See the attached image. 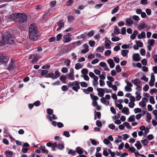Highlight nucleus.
<instances>
[{"instance_id": "aec40b11", "label": "nucleus", "mask_w": 157, "mask_h": 157, "mask_svg": "<svg viewBox=\"0 0 157 157\" xmlns=\"http://www.w3.org/2000/svg\"><path fill=\"white\" fill-rule=\"evenodd\" d=\"M129 52L128 50H122L121 52V55L123 57H126L127 56L128 53Z\"/></svg>"}, {"instance_id": "6e6d98bb", "label": "nucleus", "mask_w": 157, "mask_h": 157, "mask_svg": "<svg viewBox=\"0 0 157 157\" xmlns=\"http://www.w3.org/2000/svg\"><path fill=\"white\" fill-rule=\"evenodd\" d=\"M69 154H71L72 155H75V151L72 149H70L68 153Z\"/></svg>"}, {"instance_id": "f03ea898", "label": "nucleus", "mask_w": 157, "mask_h": 157, "mask_svg": "<svg viewBox=\"0 0 157 157\" xmlns=\"http://www.w3.org/2000/svg\"><path fill=\"white\" fill-rule=\"evenodd\" d=\"M29 31V38L33 41L36 40L37 38V36L36 35L37 30L35 24H32L30 25Z\"/></svg>"}, {"instance_id": "052dcab7", "label": "nucleus", "mask_w": 157, "mask_h": 157, "mask_svg": "<svg viewBox=\"0 0 157 157\" xmlns=\"http://www.w3.org/2000/svg\"><path fill=\"white\" fill-rule=\"evenodd\" d=\"M96 124L97 126L98 127H101L102 125V124L101 122L99 120H97L96 121Z\"/></svg>"}, {"instance_id": "7ed1b4c3", "label": "nucleus", "mask_w": 157, "mask_h": 157, "mask_svg": "<svg viewBox=\"0 0 157 157\" xmlns=\"http://www.w3.org/2000/svg\"><path fill=\"white\" fill-rule=\"evenodd\" d=\"M12 17H15L17 19L20 23H23L26 21L27 19V15L24 13H17L14 14L10 15L9 16V18L11 19Z\"/></svg>"}, {"instance_id": "39448f33", "label": "nucleus", "mask_w": 157, "mask_h": 157, "mask_svg": "<svg viewBox=\"0 0 157 157\" xmlns=\"http://www.w3.org/2000/svg\"><path fill=\"white\" fill-rule=\"evenodd\" d=\"M9 60V58L3 54H0V64H6Z\"/></svg>"}, {"instance_id": "a19ab883", "label": "nucleus", "mask_w": 157, "mask_h": 157, "mask_svg": "<svg viewBox=\"0 0 157 157\" xmlns=\"http://www.w3.org/2000/svg\"><path fill=\"white\" fill-rule=\"evenodd\" d=\"M149 101L152 104H154L155 103V101L154 98L153 96H151L149 98Z\"/></svg>"}, {"instance_id": "ddd939ff", "label": "nucleus", "mask_w": 157, "mask_h": 157, "mask_svg": "<svg viewBox=\"0 0 157 157\" xmlns=\"http://www.w3.org/2000/svg\"><path fill=\"white\" fill-rule=\"evenodd\" d=\"M97 90L98 92H99V90H101V91L102 92H104L105 91L107 93H112V90L110 89L108 90L107 88H106L105 89H103L102 88H97Z\"/></svg>"}, {"instance_id": "20e7f679", "label": "nucleus", "mask_w": 157, "mask_h": 157, "mask_svg": "<svg viewBox=\"0 0 157 157\" xmlns=\"http://www.w3.org/2000/svg\"><path fill=\"white\" fill-rule=\"evenodd\" d=\"M67 86L68 87L71 88L72 90L77 92L80 88V82L77 81H75L72 82H69L67 84Z\"/></svg>"}, {"instance_id": "13d9d810", "label": "nucleus", "mask_w": 157, "mask_h": 157, "mask_svg": "<svg viewBox=\"0 0 157 157\" xmlns=\"http://www.w3.org/2000/svg\"><path fill=\"white\" fill-rule=\"evenodd\" d=\"M140 53L142 56H144L145 53V50L143 48H141L140 50Z\"/></svg>"}, {"instance_id": "09e8293b", "label": "nucleus", "mask_w": 157, "mask_h": 157, "mask_svg": "<svg viewBox=\"0 0 157 157\" xmlns=\"http://www.w3.org/2000/svg\"><path fill=\"white\" fill-rule=\"evenodd\" d=\"M108 152L109 154L111 155L112 157L115 156V153L113 152H112L110 149H109L108 150Z\"/></svg>"}, {"instance_id": "2eb2a0df", "label": "nucleus", "mask_w": 157, "mask_h": 157, "mask_svg": "<svg viewBox=\"0 0 157 157\" xmlns=\"http://www.w3.org/2000/svg\"><path fill=\"white\" fill-rule=\"evenodd\" d=\"M122 113H125L127 115H128L130 112L129 109L127 107H124L121 110Z\"/></svg>"}, {"instance_id": "58836bf2", "label": "nucleus", "mask_w": 157, "mask_h": 157, "mask_svg": "<svg viewBox=\"0 0 157 157\" xmlns=\"http://www.w3.org/2000/svg\"><path fill=\"white\" fill-rule=\"evenodd\" d=\"M135 42L136 45H137L138 47H143V44L142 42L136 40L135 41Z\"/></svg>"}, {"instance_id": "b1692460", "label": "nucleus", "mask_w": 157, "mask_h": 157, "mask_svg": "<svg viewBox=\"0 0 157 157\" xmlns=\"http://www.w3.org/2000/svg\"><path fill=\"white\" fill-rule=\"evenodd\" d=\"M77 152L80 154H82L83 153L82 149L79 147H77L76 149Z\"/></svg>"}, {"instance_id": "5701e85b", "label": "nucleus", "mask_w": 157, "mask_h": 157, "mask_svg": "<svg viewBox=\"0 0 157 157\" xmlns=\"http://www.w3.org/2000/svg\"><path fill=\"white\" fill-rule=\"evenodd\" d=\"M40 149L42 151V153L46 154L48 153V151L45 148L44 146H41L40 147Z\"/></svg>"}, {"instance_id": "e433bc0d", "label": "nucleus", "mask_w": 157, "mask_h": 157, "mask_svg": "<svg viewBox=\"0 0 157 157\" xmlns=\"http://www.w3.org/2000/svg\"><path fill=\"white\" fill-rule=\"evenodd\" d=\"M13 61H11L10 63L9 64V65L8 66V69L11 70L13 69Z\"/></svg>"}, {"instance_id": "4468645a", "label": "nucleus", "mask_w": 157, "mask_h": 157, "mask_svg": "<svg viewBox=\"0 0 157 157\" xmlns=\"http://www.w3.org/2000/svg\"><path fill=\"white\" fill-rule=\"evenodd\" d=\"M107 63L109 64L110 67L113 68L115 66V64L112 59H109L107 60Z\"/></svg>"}, {"instance_id": "2f4dec72", "label": "nucleus", "mask_w": 157, "mask_h": 157, "mask_svg": "<svg viewBox=\"0 0 157 157\" xmlns=\"http://www.w3.org/2000/svg\"><path fill=\"white\" fill-rule=\"evenodd\" d=\"M60 79L64 83H66V76L65 75H61L60 77Z\"/></svg>"}, {"instance_id": "dca6fc26", "label": "nucleus", "mask_w": 157, "mask_h": 157, "mask_svg": "<svg viewBox=\"0 0 157 157\" xmlns=\"http://www.w3.org/2000/svg\"><path fill=\"white\" fill-rule=\"evenodd\" d=\"M147 25L144 22L141 23L138 26V29L139 30H141L147 27Z\"/></svg>"}, {"instance_id": "79ce46f5", "label": "nucleus", "mask_w": 157, "mask_h": 157, "mask_svg": "<svg viewBox=\"0 0 157 157\" xmlns=\"http://www.w3.org/2000/svg\"><path fill=\"white\" fill-rule=\"evenodd\" d=\"M114 32L116 34H118L120 33V29L117 28V26L115 27Z\"/></svg>"}, {"instance_id": "a878e982", "label": "nucleus", "mask_w": 157, "mask_h": 157, "mask_svg": "<svg viewBox=\"0 0 157 157\" xmlns=\"http://www.w3.org/2000/svg\"><path fill=\"white\" fill-rule=\"evenodd\" d=\"M119 7L118 6L114 8L112 11V14H114L115 13H116L119 10Z\"/></svg>"}, {"instance_id": "0eeeda50", "label": "nucleus", "mask_w": 157, "mask_h": 157, "mask_svg": "<svg viewBox=\"0 0 157 157\" xmlns=\"http://www.w3.org/2000/svg\"><path fill=\"white\" fill-rule=\"evenodd\" d=\"M71 36V33H68L63 36V42L64 43L69 42L71 40V38L70 37Z\"/></svg>"}, {"instance_id": "4be33fe9", "label": "nucleus", "mask_w": 157, "mask_h": 157, "mask_svg": "<svg viewBox=\"0 0 157 157\" xmlns=\"http://www.w3.org/2000/svg\"><path fill=\"white\" fill-rule=\"evenodd\" d=\"M135 146L136 147L138 150L141 148L142 146L140 141H137L136 143L135 144Z\"/></svg>"}, {"instance_id": "69168bd1", "label": "nucleus", "mask_w": 157, "mask_h": 157, "mask_svg": "<svg viewBox=\"0 0 157 157\" xmlns=\"http://www.w3.org/2000/svg\"><path fill=\"white\" fill-rule=\"evenodd\" d=\"M64 147V145L62 144H59L58 145V148L59 150H62Z\"/></svg>"}, {"instance_id": "6ab92c4d", "label": "nucleus", "mask_w": 157, "mask_h": 157, "mask_svg": "<svg viewBox=\"0 0 157 157\" xmlns=\"http://www.w3.org/2000/svg\"><path fill=\"white\" fill-rule=\"evenodd\" d=\"M5 153L7 156V157H12V156L13 155V153L12 151L7 150L5 152Z\"/></svg>"}, {"instance_id": "c756f323", "label": "nucleus", "mask_w": 157, "mask_h": 157, "mask_svg": "<svg viewBox=\"0 0 157 157\" xmlns=\"http://www.w3.org/2000/svg\"><path fill=\"white\" fill-rule=\"evenodd\" d=\"M70 63L71 60L68 59H66L64 61V63L67 67H69L70 66Z\"/></svg>"}, {"instance_id": "a211bd4d", "label": "nucleus", "mask_w": 157, "mask_h": 157, "mask_svg": "<svg viewBox=\"0 0 157 157\" xmlns=\"http://www.w3.org/2000/svg\"><path fill=\"white\" fill-rule=\"evenodd\" d=\"M126 22L128 26H130L133 23V21L132 20L129 18L126 19Z\"/></svg>"}, {"instance_id": "1a4fd4ad", "label": "nucleus", "mask_w": 157, "mask_h": 157, "mask_svg": "<svg viewBox=\"0 0 157 157\" xmlns=\"http://www.w3.org/2000/svg\"><path fill=\"white\" fill-rule=\"evenodd\" d=\"M82 90L86 94H88L93 91V89L92 87H89L87 89H82Z\"/></svg>"}, {"instance_id": "bb28decb", "label": "nucleus", "mask_w": 157, "mask_h": 157, "mask_svg": "<svg viewBox=\"0 0 157 157\" xmlns=\"http://www.w3.org/2000/svg\"><path fill=\"white\" fill-rule=\"evenodd\" d=\"M104 49L103 46L99 47L96 49V51L97 52H102Z\"/></svg>"}, {"instance_id": "f257e3e1", "label": "nucleus", "mask_w": 157, "mask_h": 157, "mask_svg": "<svg viewBox=\"0 0 157 157\" xmlns=\"http://www.w3.org/2000/svg\"><path fill=\"white\" fill-rule=\"evenodd\" d=\"M14 43V38L10 32H6L2 34V40H0V46L5 44H12Z\"/></svg>"}, {"instance_id": "473e14b6", "label": "nucleus", "mask_w": 157, "mask_h": 157, "mask_svg": "<svg viewBox=\"0 0 157 157\" xmlns=\"http://www.w3.org/2000/svg\"><path fill=\"white\" fill-rule=\"evenodd\" d=\"M88 72V70L86 69L83 68L82 70L81 73L84 75H87Z\"/></svg>"}, {"instance_id": "c03bdc74", "label": "nucleus", "mask_w": 157, "mask_h": 157, "mask_svg": "<svg viewBox=\"0 0 157 157\" xmlns=\"http://www.w3.org/2000/svg\"><path fill=\"white\" fill-rule=\"evenodd\" d=\"M118 138L119 139L116 140H115V142L116 143H118L119 142H121L122 141V140L121 139L122 138L121 136H118Z\"/></svg>"}, {"instance_id": "c9c22d12", "label": "nucleus", "mask_w": 157, "mask_h": 157, "mask_svg": "<svg viewBox=\"0 0 157 157\" xmlns=\"http://www.w3.org/2000/svg\"><path fill=\"white\" fill-rule=\"evenodd\" d=\"M67 18L68 22H70L75 19V17L73 16H69L67 17Z\"/></svg>"}, {"instance_id": "cd10ccee", "label": "nucleus", "mask_w": 157, "mask_h": 157, "mask_svg": "<svg viewBox=\"0 0 157 157\" xmlns=\"http://www.w3.org/2000/svg\"><path fill=\"white\" fill-rule=\"evenodd\" d=\"M128 121L129 122H132L135 121V116L134 115L131 116L128 118Z\"/></svg>"}, {"instance_id": "6e6552de", "label": "nucleus", "mask_w": 157, "mask_h": 157, "mask_svg": "<svg viewBox=\"0 0 157 157\" xmlns=\"http://www.w3.org/2000/svg\"><path fill=\"white\" fill-rule=\"evenodd\" d=\"M105 47L106 49H110L111 48L110 46L111 42L108 39L107 37L105 38Z\"/></svg>"}, {"instance_id": "e2e57ef3", "label": "nucleus", "mask_w": 157, "mask_h": 157, "mask_svg": "<svg viewBox=\"0 0 157 157\" xmlns=\"http://www.w3.org/2000/svg\"><path fill=\"white\" fill-rule=\"evenodd\" d=\"M125 90L127 92H131L132 90V88L128 86H126L125 87Z\"/></svg>"}, {"instance_id": "9d476101", "label": "nucleus", "mask_w": 157, "mask_h": 157, "mask_svg": "<svg viewBox=\"0 0 157 157\" xmlns=\"http://www.w3.org/2000/svg\"><path fill=\"white\" fill-rule=\"evenodd\" d=\"M132 82L136 86H138L139 85H141V82L140 80L138 78H136L135 79L132 80Z\"/></svg>"}, {"instance_id": "49530a36", "label": "nucleus", "mask_w": 157, "mask_h": 157, "mask_svg": "<svg viewBox=\"0 0 157 157\" xmlns=\"http://www.w3.org/2000/svg\"><path fill=\"white\" fill-rule=\"evenodd\" d=\"M82 43V41L78 40L74 42V44L75 46H78L81 45Z\"/></svg>"}, {"instance_id": "774afa93", "label": "nucleus", "mask_w": 157, "mask_h": 157, "mask_svg": "<svg viewBox=\"0 0 157 157\" xmlns=\"http://www.w3.org/2000/svg\"><path fill=\"white\" fill-rule=\"evenodd\" d=\"M48 72V71L47 70H43L41 72V75L42 76H44L47 74Z\"/></svg>"}, {"instance_id": "4d7b16f0", "label": "nucleus", "mask_w": 157, "mask_h": 157, "mask_svg": "<svg viewBox=\"0 0 157 157\" xmlns=\"http://www.w3.org/2000/svg\"><path fill=\"white\" fill-rule=\"evenodd\" d=\"M94 34V32L93 30H91L88 33L87 35L90 37H92L93 36Z\"/></svg>"}, {"instance_id": "864d4df0", "label": "nucleus", "mask_w": 157, "mask_h": 157, "mask_svg": "<svg viewBox=\"0 0 157 157\" xmlns=\"http://www.w3.org/2000/svg\"><path fill=\"white\" fill-rule=\"evenodd\" d=\"M141 79L145 82H147L148 81V78H147L145 75H143L141 78Z\"/></svg>"}, {"instance_id": "680f3d73", "label": "nucleus", "mask_w": 157, "mask_h": 157, "mask_svg": "<svg viewBox=\"0 0 157 157\" xmlns=\"http://www.w3.org/2000/svg\"><path fill=\"white\" fill-rule=\"evenodd\" d=\"M139 105H140L141 106L143 107H144L146 105V103L142 101L139 103Z\"/></svg>"}, {"instance_id": "412c9836", "label": "nucleus", "mask_w": 157, "mask_h": 157, "mask_svg": "<svg viewBox=\"0 0 157 157\" xmlns=\"http://www.w3.org/2000/svg\"><path fill=\"white\" fill-rule=\"evenodd\" d=\"M90 96L93 101H97L98 99V97L94 94H91Z\"/></svg>"}, {"instance_id": "37998d69", "label": "nucleus", "mask_w": 157, "mask_h": 157, "mask_svg": "<svg viewBox=\"0 0 157 157\" xmlns=\"http://www.w3.org/2000/svg\"><path fill=\"white\" fill-rule=\"evenodd\" d=\"M130 45V44H124L122 45L121 48L123 49L128 48H129Z\"/></svg>"}, {"instance_id": "bf43d9fd", "label": "nucleus", "mask_w": 157, "mask_h": 157, "mask_svg": "<svg viewBox=\"0 0 157 157\" xmlns=\"http://www.w3.org/2000/svg\"><path fill=\"white\" fill-rule=\"evenodd\" d=\"M132 18L134 20L136 21H138L140 20V19L138 16L135 15H133L132 16Z\"/></svg>"}, {"instance_id": "3c124183", "label": "nucleus", "mask_w": 157, "mask_h": 157, "mask_svg": "<svg viewBox=\"0 0 157 157\" xmlns=\"http://www.w3.org/2000/svg\"><path fill=\"white\" fill-rule=\"evenodd\" d=\"M62 38V35L61 34H59L57 35L56 37V40L57 41H59Z\"/></svg>"}, {"instance_id": "7c9ffc66", "label": "nucleus", "mask_w": 157, "mask_h": 157, "mask_svg": "<svg viewBox=\"0 0 157 157\" xmlns=\"http://www.w3.org/2000/svg\"><path fill=\"white\" fill-rule=\"evenodd\" d=\"M82 65L80 63H78L75 65V68L76 70H78L82 67Z\"/></svg>"}, {"instance_id": "c85d7f7f", "label": "nucleus", "mask_w": 157, "mask_h": 157, "mask_svg": "<svg viewBox=\"0 0 157 157\" xmlns=\"http://www.w3.org/2000/svg\"><path fill=\"white\" fill-rule=\"evenodd\" d=\"M147 43L150 46H152L155 43V40L153 39H149Z\"/></svg>"}, {"instance_id": "de8ad7c7", "label": "nucleus", "mask_w": 157, "mask_h": 157, "mask_svg": "<svg viewBox=\"0 0 157 157\" xmlns=\"http://www.w3.org/2000/svg\"><path fill=\"white\" fill-rule=\"evenodd\" d=\"M73 3V0H69L67 2L66 4L67 6H71V4Z\"/></svg>"}, {"instance_id": "f704fd0d", "label": "nucleus", "mask_w": 157, "mask_h": 157, "mask_svg": "<svg viewBox=\"0 0 157 157\" xmlns=\"http://www.w3.org/2000/svg\"><path fill=\"white\" fill-rule=\"evenodd\" d=\"M81 86L82 87H86L88 86L87 84L85 82H80Z\"/></svg>"}, {"instance_id": "5fc2aeb1", "label": "nucleus", "mask_w": 157, "mask_h": 157, "mask_svg": "<svg viewBox=\"0 0 157 157\" xmlns=\"http://www.w3.org/2000/svg\"><path fill=\"white\" fill-rule=\"evenodd\" d=\"M63 135L67 137H69L70 136L69 132L67 131H64Z\"/></svg>"}, {"instance_id": "f8f14e48", "label": "nucleus", "mask_w": 157, "mask_h": 157, "mask_svg": "<svg viewBox=\"0 0 157 157\" xmlns=\"http://www.w3.org/2000/svg\"><path fill=\"white\" fill-rule=\"evenodd\" d=\"M57 25L59 27L57 29V31H58L62 27H63L64 26V23L63 22V20H60L58 22Z\"/></svg>"}, {"instance_id": "0e129e2a", "label": "nucleus", "mask_w": 157, "mask_h": 157, "mask_svg": "<svg viewBox=\"0 0 157 157\" xmlns=\"http://www.w3.org/2000/svg\"><path fill=\"white\" fill-rule=\"evenodd\" d=\"M141 111V109L139 108H136L134 109V112L135 113L140 112Z\"/></svg>"}, {"instance_id": "8fccbe9b", "label": "nucleus", "mask_w": 157, "mask_h": 157, "mask_svg": "<svg viewBox=\"0 0 157 157\" xmlns=\"http://www.w3.org/2000/svg\"><path fill=\"white\" fill-rule=\"evenodd\" d=\"M111 51L110 50H107L105 52V56H108L111 55Z\"/></svg>"}, {"instance_id": "9b49d317", "label": "nucleus", "mask_w": 157, "mask_h": 157, "mask_svg": "<svg viewBox=\"0 0 157 157\" xmlns=\"http://www.w3.org/2000/svg\"><path fill=\"white\" fill-rule=\"evenodd\" d=\"M132 58L133 61H139L140 60V58L139 53H136L132 56Z\"/></svg>"}, {"instance_id": "4c0bfd02", "label": "nucleus", "mask_w": 157, "mask_h": 157, "mask_svg": "<svg viewBox=\"0 0 157 157\" xmlns=\"http://www.w3.org/2000/svg\"><path fill=\"white\" fill-rule=\"evenodd\" d=\"M123 124L128 129H130L132 128V127L127 122H124V123Z\"/></svg>"}, {"instance_id": "603ef678", "label": "nucleus", "mask_w": 157, "mask_h": 157, "mask_svg": "<svg viewBox=\"0 0 157 157\" xmlns=\"http://www.w3.org/2000/svg\"><path fill=\"white\" fill-rule=\"evenodd\" d=\"M47 111L48 114L49 115H52L53 113V110L50 109H48Z\"/></svg>"}, {"instance_id": "338daca9", "label": "nucleus", "mask_w": 157, "mask_h": 157, "mask_svg": "<svg viewBox=\"0 0 157 157\" xmlns=\"http://www.w3.org/2000/svg\"><path fill=\"white\" fill-rule=\"evenodd\" d=\"M103 142L105 144L107 145L111 143V142L109 141L107 139H104Z\"/></svg>"}, {"instance_id": "a18cd8bd", "label": "nucleus", "mask_w": 157, "mask_h": 157, "mask_svg": "<svg viewBox=\"0 0 157 157\" xmlns=\"http://www.w3.org/2000/svg\"><path fill=\"white\" fill-rule=\"evenodd\" d=\"M115 69H116V71L117 73L121 72V68L120 66L119 65H117Z\"/></svg>"}, {"instance_id": "ea45409f", "label": "nucleus", "mask_w": 157, "mask_h": 157, "mask_svg": "<svg viewBox=\"0 0 157 157\" xmlns=\"http://www.w3.org/2000/svg\"><path fill=\"white\" fill-rule=\"evenodd\" d=\"M147 121L149 122L151 119V116L150 113H147Z\"/></svg>"}, {"instance_id": "423d86ee", "label": "nucleus", "mask_w": 157, "mask_h": 157, "mask_svg": "<svg viewBox=\"0 0 157 157\" xmlns=\"http://www.w3.org/2000/svg\"><path fill=\"white\" fill-rule=\"evenodd\" d=\"M47 75V77L54 79L56 78L59 76L60 73L58 71H56L55 72V74L53 73H50L48 74Z\"/></svg>"}, {"instance_id": "393cba45", "label": "nucleus", "mask_w": 157, "mask_h": 157, "mask_svg": "<svg viewBox=\"0 0 157 157\" xmlns=\"http://www.w3.org/2000/svg\"><path fill=\"white\" fill-rule=\"evenodd\" d=\"M67 78L71 80H74L75 78L74 76V74L70 73L68 75H67Z\"/></svg>"}, {"instance_id": "72a5a7b5", "label": "nucleus", "mask_w": 157, "mask_h": 157, "mask_svg": "<svg viewBox=\"0 0 157 157\" xmlns=\"http://www.w3.org/2000/svg\"><path fill=\"white\" fill-rule=\"evenodd\" d=\"M141 142L144 146L147 145L149 143L148 140L146 139H144L143 140H141Z\"/></svg>"}, {"instance_id": "f3484780", "label": "nucleus", "mask_w": 157, "mask_h": 157, "mask_svg": "<svg viewBox=\"0 0 157 157\" xmlns=\"http://www.w3.org/2000/svg\"><path fill=\"white\" fill-rule=\"evenodd\" d=\"M145 37L146 34L144 32H142L141 33L139 34L137 36V38L139 39L144 38Z\"/></svg>"}]
</instances>
